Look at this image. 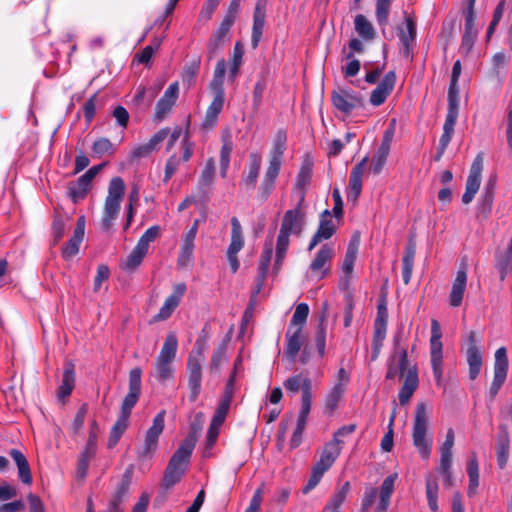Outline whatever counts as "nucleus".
Instances as JSON below:
<instances>
[{
    "label": "nucleus",
    "mask_w": 512,
    "mask_h": 512,
    "mask_svg": "<svg viewBox=\"0 0 512 512\" xmlns=\"http://www.w3.org/2000/svg\"><path fill=\"white\" fill-rule=\"evenodd\" d=\"M305 195L302 193L297 206L287 210L283 216L276 243L274 268L279 270L290 243V235H300L305 225V213L302 211Z\"/></svg>",
    "instance_id": "obj_1"
},
{
    "label": "nucleus",
    "mask_w": 512,
    "mask_h": 512,
    "mask_svg": "<svg viewBox=\"0 0 512 512\" xmlns=\"http://www.w3.org/2000/svg\"><path fill=\"white\" fill-rule=\"evenodd\" d=\"M286 140V133L284 131H278L274 139L269 164L258 187V196L261 200H267L275 189L276 179L282 165V157L286 149Z\"/></svg>",
    "instance_id": "obj_2"
},
{
    "label": "nucleus",
    "mask_w": 512,
    "mask_h": 512,
    "mask_svg": "<svg viewBox=\"0 0 512 512\" xmlns=\"http://www.w3.org/2000/svg\"><path fill=\"white\" fill-rule=\"evenodd\" d=\"M125 193V183L121 177L111 179L108 186V194L106 196L100 228L103 231H109L115 220L119 216L121 202Z\"/></svg>",
    "instance_id": "obj_3"
},
{
    "label": "nucleus",
    "mask_w": 512,
    "mask_h": 512,
    "mask_svg": "<svg viewBox=\"0 0 512 512\" xmlns=\"http://www.w3.org/2000/svg\"><path fill=\"white\" fill-rule=\"evenodd\" d=\"M429 416L426 406L420 403L416 406L413 422L412 439L413 445L423 459H428L431 455L433 440L428 436Z\"/></svg>",
    "instance_id": "obj_4"
},
{
    "label": "nucleus",
    "mask_w": 512,
    "mask_h": 512,
    "mask_svg": "<svg viewBox=\"0 0 512 512\" xmlns=\"http://www.w3.org/2000/svg\"><path fill=\"white\" fill-rule=\"evenodd\" d=\"M341 444V440H331L325 445L320 459L312 467L311 475L306 486L303 488L304 493L314 489L321 481L324 473L334 464L341 453Z\"/></svg>",
    "instance_id": "obj_5"
},
{
    "label": "nucleus",
    "mask_w": 512,
    "mask_h": 512,
    "mask_svg": "<svg viewBox=\"0 0 512 512\" xmlns=\"http://www.w3.org/2000/svg\"><path fill=\"white\" fill-rule=\"evenodd\" d=\"M178 340L174 333L167 334L161 351L155 361L154 376L159 382H165L173 376L172 363L176 357Z\"/></svg>",
    "instance_id": "obj_6"
},
{
    "label": "nucleus",
    "mask_w": 512,
    "mask_h": 512,
    "mask_svg": "<svg viewBox=\"0 0 512 512\" xmlns=\"http://www.w3.org/2000/svg\"><path fill=\"white\" fill-rule=\"evenodd\" d=\"M442 332L439 322L436 319L431 321L430 357L434 378L438 385L442 382L443 376V345L441 342Z\"/></svg>",
    "instance_id": "obj_7"
},
{
    "label": "nucleus",
    "mask_w": 512,
    "mask_h": 512,
    "mask_svg": "<svg viewBox=\"0 0 512 512\" xmlns=\"http://www.w3.org/2000/svg\"><path fill=\"white\" fill-rule=\"evenodd\" d=\"M333 106L341 113L348 115L364 105L363 98L348 88H338L331 93Z\"/></svg>",
    "instance_id": "obj_8"
},
{
    "label": "nucleus",
    "mask_w": 512,
    "mask_h": 512,
    "mask_svg": "<svg viewBox=\"0 0 512 512\" xmlns=\"http://www.w3.org/2000/svg\"><path fill=\"white\" fill-rule=\"evenodd\" d=\"M400 341L401 334L395 335V352L388 360L386 379H394L397 375L405 378L407 370L412 366L409 364L406 348L399 346Z\"/></svg>",
    "instance_id": "obj_9"
},
{
    "label": "nucleus",
    "mask_w": 512,
    "mask_h": 512,
    "mask_svg": "<svg viewBox=\"0 0 512 512\" xmlns=\"http://www.w3.org/2000/svg\"><path fill=\"white\" fill-rule=\"evenodd\" d=\"M508 358L505 347H500L495 352L494 377L489 389V396L493 400L507 378Z\"/></svg>",
    "instance_id": "obj_10"
},
{
    "label": "nucleus",
    "mask_w": 512,
    "mask_h": 512,
    "mask_svg": "<svg viewBox=\"0 0 512 512\" xmlns=\"http://www.w3.org/2000/svg\"><path fill=\"white\" fill-rule=\"evenodd\" d=\"M340 220L331 219V212L324 210L320 215L319 226L312 236L308 250L312 251L319 243L329 240L337 231Z\"/></svg>",
    "instance_id": "obj_11"
},
{
    "label": "nucleus",
    "mask_w": 512,
    "mask_h": 512,
    "mask_svg": "<svg viewBox=\"0 0 512 512\" xmlns=\"http://www.w3.org/2000/svg\"><path fill=\"white\" fill-rule=\"evenodd\" d=\"M482 171L483 156L479 153L471 164L469 175L466 180L465 192L462 196V202L464 204L471 203L478 192L481 183Z\"/></svg>",
    "instance_id": "obj_12"
},
{
    "label": "nucleus",
    "mask_w": 512,
    "mask_h": 512,
    "mask_svg": "<svg viewBox=\"0 0 512 512\" xmlns=\"http://www.w3.org/2000/svg\"><path fill=\"white\" fill-rule=\"evenodd\" d=\"M141 375L142 371L140 368L136 367L132 369L129 373V392L125 396L122 405L120 414L130 417L131 411L133 407L139 400L141 394Z\"/></svg>",
    "instance_id": "obj_13"
},
{
    "label": "nucleus",
    "mask_w": 512,
    "mask_h": 512,
    "mask_svg": "<svg viewBox=\"0 0 512 512\" xmlns=\"http://www.w3.org/2000/svg\"><path fill=\"white\" fill-rule=\"evenodd\" d=\"M360 245V236L358 233H355L348 244L345 257L342 263V273L343 276L340 279V287L343 289L348 288L349 283L352 279L354 263L357 258L358 250Z\"/></svg>",
    "instance_id": "obj_14"
},
{
    "label": "nucleus",
    "mask_w": 512,
    "mask_h": 512,
    "mask_svg": "<svg viewBox=\"0 0 512 512\" xmlns=\"http://www.w3.org/2000/svg\"><path fill=\"white\" fill-rule=\"evenodd\" d=\"M187 290L185 283H177L173 285L172 293L165 299L159 312L154 316L155 322L164 321L170 318L174 310L179 306L185 292Z\"/></svg>",
    "instance_id": "obj_15"
},
{
    "label": "nucleus",
    "mask_w": 512,
    "mask_h": 512,
    "mask_svg": "<svg viewBox=\"0 0 512 512\" xmlns=\"http://www.w3.org/2000/svg\"><path fill=\"white\" fill-rule=\"evenodd\" d=\"M466 359L469 365V378L474 380L478 377L482 367V354L477 345L475 332L471 331L467 339Z\"/></svg>",
    "instance_id": "obj_16"
},
{
    "label": "nucleus",
    "mask_w": 512,
    "mask_h": 512,
    "mask_svg": "<svg viewBox=\"0 0 512 512\" xmlns=\"http://www.w3.org/2000/svg\"><path fill=\"white\" fill-rule=\"evenodd\" d=\"M164 421L165 411L162 410L154 417L152 426L146 432L143 449L140 452L141 457L148 455L152 450L156 448L158 438L164 429Z\"/></svg>",
    "instance_id": "obj_17"
},
{
    "label": "nucleus",
    "mask_w": 512,
    "mask_h": 512,
    "mask_svg": "<svg viewBox=\"0 0 512 512\" xmlns=\"http://www.w3.org/2000/svg\"><path fill=\"white\" fill-rule=\"evenodd\" d=\"M474 3L475 0H470L468 9L465 12V29L460 46V49L464 53H469L471 51L477 38V30L475 27Z\"/></svg>",
    "instance_id": "obj_18"
},
{
    "label": "nucleus",
    "mask_w": 512,
    "mask_h": 512,
    "mask_svg": "<svg viewBox=\"0 0 512 512\" xmlns=\"http://www.w3.org/2000/svg\"><path fill=\"white\" fill-rule=\"evenodd\" d=\"M179 95L178 82L171 83L155 106V119L163 120L175 105Z\"/></svg>",
    "instance_id": "obj_19"
},
{
    "label": "nucleus",
    "mask_w": 512,
    "mask_h": 512,
    "mask_svg": "<svg viewBox=\"0 0 512 512\" xmlns=\"http://www.w3.org/2000/svg\"><path fill=\"white\" fill-rule=\"evenodd\" d=\"M396 82L395 72L389 71L378 83L370 95V103L377 107L382 105L391 94Z\"/></svg>",
    "instance_id": "obj_20"
},
{
    "label": "nucleus",
    "mask_w": 512,
    "mask_h": 512,
    "mask_svg": "<svg viewBox=\"0 0 512 512\" xmlns=\"http://www.w3.org/2000/svg\"><path fill=\"white\" fill-rule=\"evenodd\" d=\"M333 256L334 247L330 244L323 245L310 263V270L313 273H320V279L324 278L329 272V268L326 265L330 264Z\"/></svg>",
    "instance_id": "obj_21"
},
{
    "label": "nucleus",
    "mask_w": 512,
    "mask_h": 512,
    "mask_svg": "<svg viewBox=\"0 0 512 512\" xmlns=\"http://www.w3.org/2000/svg\"><path fill=\"white\" fill-rule=\"evenodd\" d=\"M285 337L286 348L284 350V355L287 359L293 362L304 344L305 336L301 327H296L295 329L288 327Z\"/></svg>",
    "instance_id": "obj_22"
},
{
    "label": "nucleus",
    "mask_w": 512,
    "mask_h": 512,
    "mask_svg": "<svg viewBox=\"0 0 512 512\" xmlns=\"http://www.w3.org/2000/svg\"><path fill=\"white\" fill-rule=\"evenodd\" d=\"M285 389L292 393L296 394L301 389L302 396H301V405H303V401L305 400V397H308V404L311 406L312 402V393H311V380L308 377H304L302 374H296L291 377H289L284 382Z\"/></svg>",
    "instance_id": "obj_23"
},
{
    "label": "nucleus",
    "mask_w": 512,
    "mask_h": 512,
    "mask_svg": "<svg viewBox=\"0 0 512 512\" xmlns=\"http://www.w3.org/2000/svg\"><path fill=\"white\" fill-rule=\"evenodd\" d=\"M183 154L182 157L179 158L175 154L172 155L166 162L165 165V173H164V182H168L174 173L177 171L181 161L187 162L192 154H193V143H191L188 139V134L185 135L182 140Z\"/></svg>",
    "instance_id": "obj_24"
},
{
    "label": "nucleus",
    "mask_w": 512,
    "mask_h": 512,
    "mask_svg": "<svg viewBox=\"0 0 512 512\" xmlns=\"http://www.w3.org/2000/svg\"><path fill=\"white\" fill-rule=\"evenodd\" d=\"M197 442V437L194 434H189L179 445L178 449L172 455L169 463L175 464L180 467H185L190 461L191 454Z\"/></svg>",
    "instance_id": "obj_25"
},
{
    "label": "nucleus",
    "mask_w": 512,
    "mask_h": 512,
    "mask_svg": "<svg viewBox=\"0 0 512 512\" xmlns=\"http://www.w3.org/2000/svg\"><path fill=\"white\" fill-rule=\"evenodd\" d=\"M266 5V0H257L254 9L253 27L251 35V44L253 48H256L258 46L263 34L266 17Z\"/></svg>",
    "instance_id": "obj_26"
},
{
    "label": "nucleus",
    "mask_w": 512,
    "mask_h": 512,
    "mask_svg": "<svg viewBox=\"0 0 512 512\" xmlns=\"http://www.w3.org/2000/svg\"><path fill=\"white\" fill-rule=\"evenodd\" d=\"M262 165V156L259 152H251L249 154V162L247 173L243 175L241 180V185H243L247 190L254 189L257 184V180L259 177V172Z\"/></svg>",
    "instance_id": "obj_27"
},
{
    "label": "nucleus",
    "mask_w": 512,
    "mask_h": 512,
    "mask_svg": "<svg viewBox=\"0 0 512 512\" xmlns=\"http://www.w3.org/2000/svg\"><path fill=\"white\" fill-rule=\"evenodd\" d=\"M85 232V218L81 216L77 220V224L73 236L69 239L67 244L62 250V256L65 259L74 257L79 252L80 244L84 238Z\"/></svg>",
    "instance_id": "obj_28"
},
{
    "label": "nucleus",
    "mask_w": 512,
    "mask_h": 512,
    "mask_svg": "<svg viewBox=\"0 0 512 512\" xmlns=\"http://www.w3.org/2000/svg\"><path fill=\"white\" fill-rule=\"evenodd\" d=\"M189 400L195 402L201 392L202 364L187 361Z\"/></svg>",
    "instance_id": "obj_29"
},
{
    "label": "nucleus",
    "mask_w": 512,
    "mask_h": 512,
    "mask_svg": "<svg viewBox=\"0 0 512 512\" xmlns=\"http://www.w3.org/2000/svg\"><path fill=\"white\" fill-rule=\"evenodd\" d=\"M419 385L417 366L413 365L405 374L403 385L399 391V401L402 405L409 402Z\"/></svg>",
    "instance_id": "obj_30"
},
{
    "label": "nucleus",
    "mask_w": 512,
    "mask_h": 512,
    "mask_svg": "<svg viewBox=\"0 0 512 512\" xmlns=\"http://www.w3.org/2000/svg\"><path fill=\"white\" fill-rule=\"evenodd\" d=\"M367 162L368 157H364L353 167L349 177L350 192L348 193V199L353 198V200H356L360 195L362 190V177L366 170Z\"/></svg>",
    "instance_id": "obj_31"
},
{
    "label": "nucleus",
    "mask_w": 512,
    "mask_h": 512,
    "mask_svg": "<svg viewBox=\"0 0 512 512\" xmlns=\"http://www.w3.org/2000/svg\"><path fill=\"white\" fill-rule=\"evenodd\" d=\"M467 284V273L465 267L457 271L449 295V304L452 307H459L462 303Z\"/></svg>",
    "instance_id": "obj_32"
},
{
    "label": "nucleus",
    "mask_w": 512,
    "mask_h": 512,
    "mask_svg": "<svg viewBox=\"0 0 512 512\" xmlns=\"http://www.w3.org/2000/svg\"><path fill=\"white\" fill-rule=\"evenodd\" d=\"M311 406L308 404V397H305L303 405H301L299 415L297 418V424L290 440V447L297 448L302 440V434L306 426V421L310 413Z\"/></svg>",
    "instance_id": "obj_33"
},
{
    "label": "nucleus",
    "mask_w": 512,
    "mask_h": 512,
    "mask_svg": "<svg viewBox=\"0 0 512 512\" xmlns=\"http://www.w3.org/2000/svg\"><path fill=\"white\" fill-rule=\"evenodd\" d=\"M227 69V63L224 59L218 60L215 70L213 73V78L209 83V88L213 93L214 97H224V77Z\"/></svg>",
    "instance_id": "obj_34"
},
{
    "label": "nucleus",
    "mask_w": 512,
    "mask_h": 512,
    "mask_svg": "<svg viewBox=\"0 0 512 512\" xmlns=\"http://www.w3.org/2000/svg\"><path fill=\"white\" fill-rule=\"evenodd\" d=\"M75 386V366L72 362L65 363L61 384L58 388V397L65 399L68 397Z\"/></svg>",
    "instance_id": "obj_35"
},
{
    "label": "nucleus",
    "mask_w": 512,
    "mask_h": 512,
    "mask_svg": "<svg viewBox=\"0 0 512 512\" xmlns=\"http://www.w3.org/2000/svg\"><path fill=\"white\" fill-rule=\"evenodd\" d=\"M425 492L428 501V506L431 511L437 512L439 510L438 506V494H439V485L438 479L432 473H428L425 475Z\"/></svg>",
    "instance_id": "obj_36"
},
{
    "label": "nucleus",
    "mask_w": 512,
    "mask_h": 512,
    "mask_svg": "<svg viewBox=\"0 0 512 512\" xmlns=\"http://www.w3.org/2000/svg\"><path fill=\"white\" fill-rule=\"evenodd\" d=\"M416 254V244L413 241H409L407 244L404 256L402 259V279L404 284H408L411 280L414 259Z\"/></svg>",
    "instance_id": "obj_37"
},
{
    "label": "nucleus",
    "mask_w": 512,
    "mask_h": 512,
    "mask_svg": "<svg viewBox=\"0 0 512 512\" xmlns=\"http://www.w3.org/2000/svg\"><path fill=\"white\" fill-rule=\"evenodd\" d=\"M223 107L224 97H213V100L208 106L204 120L202 122V127L204 129H211L216 125L218 115L221 113Z\"/></svg>",
    "instance_id": "obj_38"
},
{
    "label": "nucleus",
    "mask_w": 512,
    "mask_h": 512,
    "mask_svg": "<svg viewBox=\"0 0 512 512\" xmlns=\"http://www.w3.org/2000/svg\"><path fill=\"white\" fill-rule=\"evenodd\" d=\"M10 456L12 457V459L14 460L18 467V474L20 480L25 484H31V471L25 455L17 449H12L10 451Z\"/></svg>",
    "instance_id": "obj_39"
},
{
    "label": "nucleus",
    "mask_w": 512,
    "mask_h": 512,
    "mask_svg": "<svg viewBox=\"0 0 512 512\" xmlns=\"http://www.w3.org/2000/svg\"><path fill=\"white\" fill-rule=\"evenodd\" d=\"M345 388L342 384H334L331 390L326 395L324 413L332 415L338 408L341 399L345 394Z\"/></svg>",
    "instance_id": "obj_40"
},
{
    "label": "nucleus",
    "mask_w": 512,
    "mask_h": 512,
    "mask_svg": "<svg viewBox=\"0 0 512 512\" xmlns=\"http://www.w3.org/2000/svg\"><path fill=\"white\" fill-rule=\"evenodd\" d=\"M244 246L242 228L236 217L231 219V242L227 249V254H238Z\"/></svg>",
    "instance_id": "obj_41"
},
{
    "label": "nucleus",
    "mask_w": 512,
    "mask_h": 512,
    "mask_svg": "<svg viewBox=\"0 0 512 512\" xmlns=\"http://www.w3.org/2000/svg\"><path fill=\"white\" fill-rule=\"evenodd\" d=\"M452 455V453L440 452V461L437 468L438 473L443 476V484L447 488H450L454 485L451 471Z\"/></svg>",
    "instance_id": "obj_42"
},
{
    "label": "nucleus",
    "mask_w": 512,
    "mask_h": 512,
    "mask_svg": "<svg viewBox=\"0 0 512 512\" xmlns=\"http://www.w3.org/2000/svg\"><path fill=\"white\" fill-rule=\"evenodd\" d=\"M228 341H222L216 347L211 356L210 372L216 374L220 371L222 365L228 361L227 356Z\"/></svg>",
    "instance_id": "obj_43"
},
{
    "label": "nucleus",
    "mask_w": 512,
    "mask_h": 512,
    "mask_svg": "<svg viewBox=\"0 0 512 512\" xmlns=\"http://www.w3.org/2000/svg\"><path fill=\"white\" fill-rule=\"evenodd\" d=\"M185 472V467H180L175 464L168 463L162 482L163 487L165 489L172 488L181 480Z\"/></svg>",
    "instance_id": "obj_44"
},
{
    "label": "nucleus",
    "mask_w": 512,
    "mask_h": 512,
    "mask_svg": "<svg viewBox=\"0 0 512 512\" xmlns=\"http://www.w3.org/2000/svg\"><path fill=\"white\" fill-rule=\"evenodd\" d=\"M90 188L91 182L81 175L76 182L71 183L69 186L72 200L76 203L84 199Z\"/></svg>",
    "instance_id": "obj_45"
},
{
    "label": "nucleus",
    "mask_w": 512,
    "mask_h": 512,
    "mask_svg": "<svg viewBox=\"0 0 512 512\" xmlns=\"http://www.w3.org/2000/svg\"><path fill=\"white\" fill-rule=\"evenodd\" d=\"M467 474L469 477L467 494L469 497H472L476 494L477 487L479 486V466L475 456L468 462Z\"/></svg>",
    "instance_id": "obj_46"
},
{
    "label": "nucleus",
    "mask_w": 512,
    "mask_h": 512,
    "mask_svg": "<svg viewBox=\"0 0 512 512\" xmlns=\"http://www.w3.org/2000/svg\"><path fill=\"white\" fill-rule=\"evenodd\" d=\"M354 25L356 32L364 40H372L375 37L374 27L364 15H356Z\"/></svg>",
    "instance_id": "obj_47"
},
{
    "label": "nucleus",
    "mask_w": 512,
    "mask_h": 512,
    "mask_svg": "<svg viewBox=\"0 0 512 512\" xmlns=\"http://www.w3.org/2000/svg\"><path fill=\"white\" fill-rule=\"evenodd\" d=\"M399 39L403 45L404 54L408 56L410 53L411 45L416 39V26L413 20H406V31L401 30L399 32Z\"/></svg>",
    "instance_id": "obj_48"
},
{
    "label": "nucleus",
    "mask_w": 512,
    "mask_h": 512,
    "mask_svg": "<svg viewBox=\"0 0 512 512\" xmlns=\"http://www.w3.org/2000/svg\"><path fill=\"white\" fill-rule=\"evenodd\" d=\"M128 420L129 417L124 415H119L116 423L111 429L109 440H108V447L113 448L120 440L123 433L126 431L128 427Z\"/></svg>",
    "instance_id": "obj_49"
},
{
    "label": "nucleus",
    "mask_w": 512,
    "mask_h": 512,
    "mask_svg": "<svg viewBox=\"0 0 512 512\" xmlns=\"http://www.w3.org/2000/svg\"><path fill=\"white\" fill-rule=\"evenodd\" d=\"M132 474H133V469H132V466H130L129 468L126 469V471L122 475V478H121V480L115 490V493L113 494L112 497H114L115 499H118L119 501H122V502H124L127 499L128 493H129V488L131 485Z\"/></svg>",
    "instance_id": "obj_50"
},
{
    "label": "nucleus",
    "mask_w": 512,
    "mask_h": 512,
    "mask_svg": "<svg viewBox=\"0 0 512 512\" xmlns=\"http://www.w3.org/2000/svg\"><path fill=\"white\" fill-rule=\"evenodd\" d=\"M313 164L309 160H305L298 172L296 187L299 189H305L310 185L312 179Z\"/></svg>",
    "instance_id": "obj_51"
},
{
    "label": "nucleus",
    "mask_w": 512,
    "mask_h": 512,
    "mask_svg": "<svg viewBox=\"0 0 512 512\" xmlns=\"http://www.w3.org/2000/svg\"><path fill=\"white\" fill-rule=\"evenodd\" d=\"M207 348V338L204 336L198 337L192 351L189 353L187 361L202 364Z\"/></svg>",
    "instance_id": "obj_52"
},
{
    "label": "nucleus",
    "mask_w": 512,
    "mask_h": 512,
    "mask_svg": "<svg viewBox=\"0 0 512 512\" xmlns=\"http://www.w3.org/2000/svg\"><path fill=\"white\" fill-rule=\"evenodd\" d=\"M207 348V338L204 336L198 337L192 351L189 353L187 361L202 364Z\"/></svg>",
    "instance_id": "obj_53"
},
{
    "label": "nucleus",
    "mask_w": 512,
    "mask_h": 512,
    "mask_svg": "<svg viewBox=\"0 0 512 512\" xmlns=\"http://www.w3.org/2000/svg\"><path fill=\"white\" fill-rule=\"evenodd\" d=\"M308 315L309 306L306 303L298 304L295 308L294 314L288 327H292V329L301 327V330H303V326L307 321Z\"/></svg>",
    "instance_id": "obj_54"
},
{
    "label": "nucleus",
    "mask_w": 512,
    "mask_h": 512,
    "mask_svg": "<svg viewBox=\"0 0 512 512\" xmlns=\"http://www.w3.org/2000/svg\"><path fill=\"white\" fill-rule=\"evenodd\" d=\"M350 489V484L346 482L339 490H337L332 498L330 499L329 503L326 506V510L329 512H339L340 506L343 504V502L346 499L347 493Z\"/></svg>",
    "instance_id": "obj_55"
},
{
    "label": "nucleus",
    "mask_w": 512,
    "mask_h": 512,
    "mask_svg": "<svg viewBox=\"0 0 512 512\" xmlns=\"http://www.w3.org/2000/svg\"><path fill=\"white\" fill-rule=\"evenodd\" d=\"M195 249L194 242L182 240L181 248L178 254L177 264L179 267L188 266L193 259V252Z\"/></svg>",
    "instance_id": "obj_56"
},
{
    "label": "nucleus",
    "mask_w": 512,
    "mask_h": 512,
    "mask_svg": "<svg viewBox=\"0 0 512 512\" xmlns=\"http://www.w3.org/2000/svg\"><path fill=\"white\" fill-rule=\"evenodd\" d=\"M147 252H148L147 250H145L144 248H142L136 244V246L133 248V250L131 251V253L128 255V257L126 259V262H125L126 269H128V270L136 269L142 263Z\"/></svg>",
    "instance_id": "obj_57"
},
{
    "label": "nucleus",
    "mask_w": 512,
    "mask_h": 512,
    "mask_svg": "<svg viewBox=\"0 0 512 512\" xmlns=\"http://www.w3.org/2000/svg\"><path fill=\"white\" fill-rule=\"evenodd\" d=\"M390 151L384 148H378L372 158L370 170L375 174H380L389 156Z\"/></svg>",
    "instance_id": "obj_58"
},
{
    "label": "nucleus",
    "mask_w": 512,
    "mask_h": 512,
    "mask_svg": "<svg viewBox=\"0 0 512 512\" xmlns=\"http://www.w3.org/2000/svg\"><path fill=\"white\" fill-rule=\"evenodd\" d=\"M325 318L326 315L324 312L320 318V324L315 337V344L320 358H322L325 355L326 348V328L324 326Z\"/></svg>",
    "instance_id": "obj_59"
},
{
    "label": "nucleus",
    "mask_w": 512,
    "mask_h": 512,
    "mask_svg": "<svg viewBox=\"0 0 512 512\" xmlns=\"http://www.w3.org/2000/svg\"><path fill=\"white\" fill-rule=\"evenodd\" d=\"M509 457V440L507 436L501 438L497 444V463L502 469L505 467Z\"/></svg>",
    "instance_id": "obj_60"
},
{
    "label": "nucleus",
    "mask_w": 512,
    "mask_h": 512,
    "mask_svg": "<svg viewBox=\"0 0 512 512\" xmlns=\"http://www.w3.org/2000/svg\"><path fill=\"white\" fill-rule=\"evenodd\" d=\"M273 255L272 242H265L263 253L259 260L258 272L267 274L270 266V261Z\"/></svg>",
    "instance_id": "obj_61"
},
{
    "label": "nucleus",
    "mask_w": 512,
    "mask_h": 512,
    "mask_svg": "<svg viewBox=\"0 0 512 512\" xmlns=\"http://www.w3.org/2000/svg\"><path fill=\"white\" fill-rule=\"evenodd\" d=\"M159 233H160L159 226H157V225L151 226L140 237V239L137 242V245H139L140 247H142L148 251L150 243L156 240V238L159 236Z\"/></svg>",
    "instance_id": "obj_62"
},
{
    "label": "nucleus",
    "mask_w": 512,
    "mask_h": 512,
    "mask_svg": "<svg viewBox=\"0 0 512 512\" xmlns=\"http://www.w3.org/2000/svg\"><path fill=\"white\" fill-rule=\"evenodd\" d=\"M215 175V161L213 158H209L206 161L205 167L201 173L199 183L202 186H208L213 182Z\"/></svg>",
    "instance_id": "obj_63"
},
{
    "label": "nucleus",
    "mask_w": 512,
    "mask_h": 512,
    "mask_svg": "<svg viewBox=\"0 0 512 512\" xmlns=\"http://www.w3.org/2000/svg\"><path fill=\"white\" fill-rule=\"evenodd\" d=\"M92 150L94 154L101 157L103 155H111L114 153L113 144L107 138H100L93 144Z\"/></svg>",
    "instance_id": "obj_64"
}]
</instances>
